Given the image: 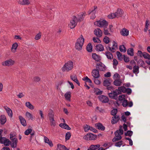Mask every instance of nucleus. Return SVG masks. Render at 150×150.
I'll use <instances>...</instances> for the list:
<instances>
[{"mask_svg":"<svg viewBox=\"0 0 150 150\" xmlns=\"http://www.w3.org/2000/svg\"><path fill=\"white\" fill-rule=\"evenodd\" d=\"M93 40L94 42H97V43H100L101 42L100 39L98 38H96L95 37H93Z\"/></svg>","mask_w":150,"mask_h":150,"instance_id":"4d7b16f0","label":"nucleus"},{"mask_svg":"<svg viewBox=\"0 0 150 150\" xmlns=\"http://www.w3.org/2000/svg\"><path fill=\"white\" fill-rule=\"evenodd\" d=\"M117 110L116 108H114L111 111V114L113 116L116 115L117 112Z\"/></svg>","mask_w":150,"mask_h":150,"instance_id":"09e8293b","label":"nucleus"},{"mask_svg":"<svg viewBox=\"0 0 150 150\" xmlns=\"http://www.w3.org/2000/svg\"><path fill=\"white\" fill-rule=\"evenodd\" d=\"M18 117L21 124L24 126H26L27 123L25 119L21 116H19Z\"/></svg>","mask_w":150,"mask_h":150,"instance_id":"4be33fe9","label":"nucleus"},{"mask_svg":"<svg viewBox=\"0 0 150 150\" xmlns=\"http://www.w3.org/2000/svg\"><path fill=\"white\" fill-rule=\"evenodd\" d=\"M73 67V63L72 61H69L66 63L61 69L64 72L65 71H69L72 69Z\"/></svg>","mask_w":150,"mask_h":150,"instance_id":"f03ea898","label":"nucleus"},{"mask_svg":"<svg viewBox=\"0 0 150 150\" xmlns=\"http://www.w3.org/2000/svg\"><path fill=\"white\" fill-rule=\"evenodd\" d=\"M96 50L98 52L103 51L104 50L103 46L101 44L97 45L96 46Z\"/></svg>","mask_w":150,"mask_h":150,"instance_id":"6ab92c4d","label":"nucleus"},{"mask_svg":"<svg viewBox=\"0 0 150 150\" xmlns=\"http://www.w3.org/2000/svg\"><path fill=\"white\" fill-rule=\"evenodd\" d=\"M100 146L99 144H98L96 145H91L87 150H96L98 149Z\"/></svg>","mask_w":150,"mask_h":150,"instance_id":"aec40b11","label":"nucleus"},{"mask_svg":"<svg viewBox=\"0 0 150 150\" xmlns=\"http://www.w3.org/2000/svg\"><path fill=\"white\" fill-rule=\"evenodd\" d=\"M118 90L120 91V93L122 92L123 93H126V88L124 86H121L118 88Z\"/></svg>","mask_w":150,"mask_h":150,"instance_id":"ea45409f","label":"nucleus"},{"mask_svg":"<svg viewBox=\"0 0 150 150\" xmlns=\"http://www.w3.org/2000/svg\"><path fill=\"white\" fill-rule=\"evenodd\" d=\"M105 54L107 58L108 59H112L113 58V56L112 53L108 51L106 52Z\"/></svg>","mask_w":150,"mask_h":150,"instance_id":"473e14b6","label":"nucleus"},{"mask_svg":"<svg viewBox=\"0 0 150 150\" xmlns=\"http://www.w3.org/2000/svg\"><path fill=\"white\" fill-rule=\"evenodd\" d=\"M94 9L92 10V11L89 10L88 11V15H90L91 13H96V11L95 10L97 8V7L96 6H94Z\"/></svg>","mask_w":150,"mask_h":150,"instance_id":"052dcab7","label":"nucleus"},{"mask_svg":"<svg viewBox=\"0 0 150 150\" xmlns=\"http://www.w3.org/2000/svg\"><path fill=\"white\" fill-rule=\"evenodd\" d=\"M90 126L86 125L84 127V129L85 132L88 131L90 130Z\"/></svg>","mask_w":150,"mask_h":150,"instance_id":"e2e57ef3","label":"nucleus"},{"mask_svg":"<svg viewBox=\"0 0 150 150\" xmlns=\"http://www.w3.org/2000/svg\"><path fill=\"white\" fill-rule=\"evenodd\" d=\"M15 63V62L11 59L6 60L5 61L3 62L1 64L4 66H7L8 67L13 65Z\"/></svg>","mask_w":150,"mask_h":150,"instance_id":"0eeeda50","label":"nucleus"},{"mask_svg":"<svg viewBox=\"0 0 150 150\" xmlns=\"http://www.w3.org/2000/svg\"><path fill=\"white\" fill-rule=\"evenodd\" d=\"M25 115L29 120L31 119L32 120L33 119L32 115L28 112H26Z\"/></svg>","mask_w":150,"mask_h":150,"instance_id":"a19ab883","label":"nucleus"},{"mask_svg":"<svg viewBox=\"0 0 150 150\" xmlns=\"http://www.w3.org/2000/svg\"><path fill=\"white\" fill-rule=\"evenodd\" d=\"M18 139L16 138H14V139L10 141L9 143V146L10 145L11 147L13 148L16 147L18 144Z\"/></svg>","mask_w":150,"mask_h":150,"instance_id":"1a4fd4ad","label":"nucleus"},{"mask_svg":"<svg viewBox=\"0 0 150 150\" xmlns=\"http://www.w3.org/2000/svg\"><path fill=\"white\" fill-rule=\"evenodd\" d=\"M142 56L144 58L149 60L150 59V55L148 53L145 52H143Z\"/></svg>","mask_w":150,"mask_h":150,"instance_id":"4c0bfd02","label":"nucleus"},{"mask_svg":"<svg viewBox=\"0 0 150 150\" xmlns=\"http://www.w3.org/2000/svg\"><path fill=\"white\" fill-rule=\"evenodd\" d=\"M83 80L86 81V82H88L90 83H92L91 80L89 79L88 76H86V77H84L82 79Z\"/></svg>","mask_w":150,"mask_h":150,"instance_id":"864d4df0","label":"nucleus"},{"mask_svg":"<svg viewBox=\"0 0 150 150\" xmlns=\"http://www.w3.org/2000/svg\"><path fill=\"white\" fill-rule=\"evenodd\" d=\"M70 78L71 79L74 81L75 83H76L79 86H80V84L78 81L76 76L75 74H74L73 75L70 76Z\"/></svg>","mask_w":150,"mask_h":150,"instance_id":"412c9836","label":"nucleus"},{"mask_svg":"<svg viewBox=\"0 0 150 150\" xmlns=\"http://www.w3.org/2000/svg\"><path fill=\"white\" fill-rule=\"evenodd\" d=\"M99 63H97L96 64V67L98 70L101 71H104L106 70V66L101 62H99Z\"/></svg>","mask_w":150,"mask_h":150,"instance_id":"6e6552de","label":"nucleus"},{"mask_svg":"<svg viewBox=\"0 0 150 150\" xmlns=\"http://www.w3.org/2000/svg\"><path fill=\"white\" fill-rule=\"evenodd\" d=\"M77 22L76 17L74 16H73L69 24L70 28L72 29L74 28L77 25Z\"/></svg>","mask_w":150,"mask_h":150,"instance_id":"39448f33","label":"nucleus"},{"mask_svg":"<svg viewBox=\"0 0 150 150\" xmlns=\"http://www.w3.org/2000/svg\"><path fill=\"white\" fill-rule=\"evenodd\" d=\"M32 131V129H29L25 130L24 132V134L25 135H28L31 133Z\"/></svg>","mask_w":150,"mask_h":150,"instance_id":"bf43d9fd","label":"nucleus"},{"mask_svg":"<svg viewBox=\"0 0 150 150\" xmlns=\"http://www.w3.org/2000/svg\"><path fill=\"white\" fill-rule=\"evenodd\" d=\"M84 39L82 35H81L80 37L78 38L75 43V48L76 50H80L82 49V47L83 44L84 42Z\"/></svg>","mask_w":150,"mask_h":150,"instance_id":"f257e3e1","label":"nucleus"},{"mask_svg":"<svg viewBox=\"0 0 150 150\" xmlns=\"http://www.w3.org/2000/svg\"><path fill=\"white\" fill-rule=\"evenodd\" d=\"M94 34L98 37L100 38L102 35V32L99 28L96 29L94 31Z\"/></svg>","mask_w":150,"mask_h":150,"instance_id":"4468645a","label":"nucleus"},{"mask_svg":"<svg viewBox=\"0 0 150 150\" xmlns=\"http://www.w3.org/2000/svg\"><path fill=\"white\" fill-rule=\"evenodd\" d=\"M97 135L91 133L87 134L83 137V139L87 140H94L96 139Z\"/></svg>","mask_w":150,"mask_h":150,"instance_id":"423d86ee","label":"nucleus"},{"mask_svg":"<svg viewBox=\"0 0 150 150\" xmlns=\"http://www.w3.org/2000/svg\"><path fill=\"white\" fill-rule=\"evenodd\" d=\"M107 28H104L103 33L105 35H111V34L109 30L106 29Z\"/></svg>","mask_w":150,"mask_h":150,"instance_id":"79ce46f5","label":"nucleus"},{"mask_svg":"<svg viewBox=\"0 0 150 150\" xmlns=\"http://www.w3.org/2000/svg\"><path fill=\"white\" fill-rule=\"evenodd\" d=\"M123 141L122 140L116 142L115 144V146L117 147H120L122 144Z\"/></svg>","mask_w":150,"mask_h":150,"instance_id":"13d9d810","label":"nucleus"},{"mask_svg":"<svg viewBox=\"0 0 150 150\" xmlns=\"http://www.w3.org/2000/svg\"><path fill=\"white\" fill-rule=\"evenodd\" d=\"M116 15L115 13H111L108 16V18L109 19H112L116 17Z\"/></svg>","mask_w":150,"mask_h":150,"instance_id":"de8ad7c7","label":"nucleus"},{"mask_svg":"<svg viewBox=\"0 0 150 150\" xmlns=\"http://www.w3.org/2000/svg\"><path fill=\"white\" fill-rule=\"evenodd\" d=\"M71 136V133L69 132H67L65 135L66 141L69 140Z\"/></svg>","mask_w":150,"mask_h":150,"instance_id":"49530a36","label":"nucleus"},{"mask_svg":"<svg viewBox=\"0 0 150 150\" xmlns=\"http://www.w3.org/2000/svg\"><path fill=\"white\" fill-rule=\"evenodd\" d=\"M110 80L109 79L104 80L103 83V85L106 87L110 85L111 82L110 81Z\"/></svg>","mask_w":150,"mask_h":150,"instance_id":"c85d7f7f","label":"nucleus"},{"mask_svg":"<svg viewBox=\"0 0 150 150\" xmlns=\"http://www.w3.org/2000/svg\"><path fill=\"white\" fill-rule=\"evenodd\" d=\"M33 81L35 82H38L40 80V78L38 76H35L33 78Z\"/></svg>","mask_w":150,"mask_h":150,"instance_id":"69168bd1","label":"nucleus"},{"mask_svg":"<svg viewBox=\"0 0 150 150\" xmlns=\"http://www.w3.org/2000/svg\"><path fill=\"white\" fill-rule=\"evenodd\" d=\"M92 58L97 62H100L101 60V57L96 53H93L92 55Z\"/></svg>","mask_w":150,"mask_h":150,"instance_id":"a211bd4d","label":"nucleus"},{"mask_svg":"<svg viewBox=\"0 0 150 150\" xmlns=\"http://www.w3.org/2000/svg\"><path fill=\"white\" fill-rule=\"evenodd\" d=\"M86 50L88 52H91L92 51V47L91 44L89 43L88 44L86 47Z\"/></svg>","mask_w":150,"mask_h":150,"instance_id":"e433bc0d","label":"nucleus"},{"mask_svg":"<svg viewBox=\"0 0 150 150\" xmlns=\"http://www.w3.org/2000/svg\"><path fill=\"white\" fill-rule=\"evenodd\" d=\"M121 34L123 36H127L129 34V31L125 28L122 29L120 32Z\"/></svg>","mask_w":150,"mask_h":150,"instance_id":"dca6fc26","label":"nucleus"},{"mask_svg":"<svg viewBox=\"0 0 150 150\" xmlns=\"http://www.w3.org/2000/svg\"><path fill=\"white\" fill-rule=\"evenodd\" d=\"M18 46V45L17 43L16 42L15 43L12 45L11 50H13V49H14V50L16 51Z\"/></svg>","mask_w":150,"mask_h":150,"instance_id":"603ef678","label":"nucleus"},{"mask_svg":"<svg viewBox=\"0 0 150 150\" xmlns=\"http://www.w3.org/2000/svg\"><path fill=\"white\" fill-rule=\"evenodd\" d=\"M127 53L131 56L134 55V50L133 48H130L127 50Z\"/></svg>","mask_w":150,"mask_h":150,"instance_id":"58836bf2","label":"nucleus"},{"mask_svg":"<svg viewBox=\"0 0 150 150\" xmlns=\"http://www.w3.org/2000/svg\"><path fill=\"white\" fill-rule=\"evenodd\" d=\"M86 15V12L85 11L81 13L80 14L78 15V19L77 18V21L78 22H81L83 20L84 17Z\"/></svg>","mask_w":150,"mask_h":150,"instance_id":"2eb2a0df","label":"nucleus"},{"mask_svg":"<svg viewBox=\"0 0 150 150\" xmlns=\"http://www.w3.org/2000/svg\"><path fill=\"white\" fill-rule=\"evenodd\" d=\"M112 117V120H111V122L113 125L116 123L120 120V117L118 115L114 116Z\"/></svg>","mask_w":150,"mask_h":150,"instance_id":"f3484780","label":"nucleus"},{"mask_svg":"<svg viewBox=\"0 0 150 150\" xmlns=\"http://www.w3.org/2000/svg\"><path fill=\"white\" fill-rule=\"evenodd\" d=\"M128 105V103L127 102V100L125 99L123 100L122 105L124 107H126L127 105Z\"/></svg>","mask_w":150,"mask_h":150,"instance_id":"680f3d73","label":"nucleus"},{"mask_svg":"<svg viewBox=\"0 0 150 150\" xmlns=\"http://www.w3.org/2000/svg\"><path fill=\"white\" fill-rule=\"evenodd\" d=\"M96 124L97 127L98 129L102 131H104L105 129V127L101 123H97Z\"/></svg>","mask_w":150,"mask_h":150,"instance_id":"2f4dec72","label":"nucleus"},{"mask_svg":"<svg viewBox=\"0 0 150 150\" xmlns=\"http://www.w3.org/2000/svg\"><path fill=\"white\" fill-rule=\"evenodd\" d=\"M25 106L31 110H33L34 108V106L29 102H26L25 103Z\"/></svg>","mask_w":150,"mask_h":150,"instance_id":"c9c22d12","label":"nucleus"},{"mask_svg":"<svg viewBox=\"0 0 150 150\" xmlns=\"http://www.w3.org/2000/svg\"><path fill=\"white\" fill-rule=\"evenodd\" d=\"M59 126L63 128L68 130H70L71 129V128L69 127V125L65 123H61L59 124Z\"/></svg>","mask_w":150,"mask_h":150,"instance_id":"a878e982","label":"nucleus"},{"mask_svg":"<svg viewBox=\"0 0 150 150\" xmlns=\"http://www.w3.org/2000/svg\"><path fill=\"white\" fill-rule=\"evenodd\" d=\"M125 96L124 95H120L119 96L118 99L119 100L122 101L124 100L125 99Z\"/></svg>","mask_w":150,"mask_h":150,"instance_id":"774afa93","label":"nucleus"},{"mask_svg":"<svg viewBox=\"0 0 150 150\" xmlns=\"http://www.w3.org/2000/svg\"><path fill=\"white\" fill-rule=\"evenodd\" d=\"M111 45L110 44H109L108 46L106 47L107 50L108 49L109 51L112 52H114L115 51V48L114 47H112L111 48L110 47V46Z\"/></svg>","mask_w":150,"mask_h":150,"instance_id":"f704fd0d","label":"nucleus"},{"mask_svg":"<svg viewBox=\"0 0 150 150\" xmlns=\"http://www.w3.org/2000/svg\"><path fill=\"white\" fill-rule=\"evenodd\" d=\"M133 132L131 130H128L127 132L125 133V135L126 136H129L131 137L132 135Z\"/></svg>","mask_w":150,"mask_h":150,"instance_id":"8fccbe9b","label":"nucleus"},{"mask_svg":"<svg viewBox=\"0 0 150 150\" xmlns=\"http://www.w3.org/2000/svg\"><path fill=\"white\" fill-rule=\"evenodd\" d=\"M57 147L59 150H69L65 146L61 144H58Z\"/></svg>","mask_w":150,"mask_h":150,"instance_id":"cd10ccee","label":"nucleus"},{"mask_svg":"<svg viewBox=\"0 0 150 150\" xmlns=\"http://www.w3.org/2000/svg\"><path fill=\"white\" fill-rule=\"evenodd\" d=\"M119 49L121 52H126V49L124 45L120 46Z\"/></svg>","mask_w":150,"mask_h":150,"instance_id":"c03bdc74","label":"nucleus"},{"mask_svg":"<svg viewBox=\"0 0 150 150\" xmlns=\"http://www.w3.org/2000/svg\"><path fill=\"white\" fill-rule=\"evenodd\" d=\"M137 63L139 64L141 67H143V66L145 64L144 62L142 59H139L137 61Z\"/></svg>","mask_w":150,"mask_h":150,"instance_id":"3c124183","label":"nucleus"},{"mask_svg":"<svg viewBox=\"0 0 150 150\" xmlns=\"http://www.w3.org/2000/svg\"><path fill=\"white\" fill-rule=\"evenodd\" d=\"M10 140L5 137H0V142L2 144H4L6 146H9V143Z\"/></svg>","mask_w":150,"mask_h":150,"instance_id":"9d476101","label":"nucleus"},{"mask_svg":"<svg viewBox=\"0 0 150 150\" xmlns=\"http://www.w3.org/2000/svg\"><path fill=\"white\" fill-rule=\"evenodd\" d=\"M114 85L117 86H119L122 84L121 80L120 79H115L113 82Z\"/></svg>","mask_w":150,"mask_h":150,"instance_id":"b1692460","label":"nucleus"},{"mask_svg":"<svg viewBox=\"0 0 150 150\" xmlns=\"http://www.w3.org/2000/svg\"><path fill=\"white\" fill-rule=\"evenodd\" d=\"M115 137H114L112 140L113 142H115L117 141L120 140L121 139L122 137L121 135H119L118 130H117L115 132Z\"/></svg>","mask_w":150,"mask_h":150,"instance_id":"9b49d317","label":"nucleus"},{"mask_svg":"<svg viewBox=\"0 0 150 150\" xmlns=\"http://www.w3.org/2000/svg\"><path fill=\"white\" fill-rule=\"evenodd\" d=\"M18 3L21 5H28L30 3V1L28 0H22V1L20 0L18 2Z\"/></svg>","mask_w":150,"mask_h":150,"instance_id":"7c9ffc66","label":"nucleus"},{"mask_svg":"<svg viewBox=\"0 0 150 150\" xmlns=\"http://www.w3.org/2000/svg\"><path fill=\"white\" fill-rule=\"evenodd\" d=\"M95 92H96V95H101L102 93V91H101L98 88L96 89L95 91Z\"/></svg>","mask_w":150,"mask_h":150,"instance_id":"5fc2aeb1","label":"nucleus"},{"mask_svg":"<svg viewBox=\"0 0 150 150\" xmlns=\"http://www.w3.org/2000/svg\"><path fill=\"white\" fill-rule=\"evenodd\" d=\"M8 115L11 117H12L13 113L11 110L9 108L7 107L5 109Z\"/></svg>","mask_w":150,"mask_h":150,"instance_id":"72a5a7b5","label":"nucleus"},{"mask_svg":"<svg viewBox=\"0 0 150 150\" xmlns=\"http://www.w3.org/2000/svg\"><path fill=\"white\" fill-rule=\"evenodd\" d=\"M98 98L100 101L103 103H107L109 101V99L108 97L104 95L100 96L98 97Z\"/></svg>","mask_w":150,"mask_h":150,"instance_id":"ddd939ff","label":"nucleus"},{"mask_svg":"<svg viewBox=\"0 0 150 150\" xmlns=\"http://www.w3.org/2000/svg\"><path fill=\"white\" fill-rule=\"evenodd\" d=\"M92 76L94 79H98L100 76L99 71L98 69H93L92 72Z\"/></svg>","mask_w":150,"mask_h":150,"instance_id":"f8f14e48","label":"nucleus"},{"mask_svg":"<svg viewBox=\"0 0 150 150\" xmlns=\"http://www.w3.org/2000/svg\"><path fill=\"white\" fill-rule=\"evenodd\" d=\"M49 120L50 121V125L51 126L54 127L56 125V124L55 121L54 120V118L50 119Z\"/></svg>","mask_w":150,"mask_h":150,"instance_id":"a18cd8bd","label":"nucleus"},{"mask_svg":"<svg viewBox=\"0 0 150 150\" xmlns=\"http://www.w3.org/2000/svg\"><path fill=\"white\" fill-rule=\"evenodd\" d=\"M116 54L118 59L119 60H122L123 59L122 55L119 51H117L116 52Z\"/></svg>","mask_w":150,"mask_h":150,"instance_id":"37998d69","label":"nucleus"},{"mask_svg":"<svg viewBox=\"0 0 150 150\" xmlns=\"http://www.w3.org/2000/svg\"><path fill=\"white\" fill-rule=\"evenodd\" d=\"M6 116L4 115H1L0 116V122L2 125H3L6 122Z\"/></svg>","mask_w":150,"mask_h":150,"instance_id":"bb28decb","label":"nucleus"},{"mask_svg":"<svg viewBox=\"0 0 150 150\" xmlns=\"http://www.w3.org/2000/svg\"><path fill=\"white\" fill-rule=\"evenodd\" d=\"M120 77L119 75L117 73H115L114 75L113 78L114 79H120Z\"/></svg>","mask_w":150,"mask_h":150,"instance_id":"338daca9","label":"nucleus"},{"mask_svg":"<svg viewBox=\"0 0 150 150\" xmlns=\"http://www.w3.org/2000/svg\"><path fill=\"white\" fill-rule=\"evenodd\" d=\"M41 36V33L39 32V33H38L35 36V39L37 40H38L39 39Z\"/></svg>","mask_w":150,"mask_h":150,"instance_id":"0e129e2a","label":"nucleus"},{"mask_svg":"<svg viewBox=\"0 0 150 150\" xmlns=\"http://www.w3.org/2000/svg\"><path fill=\"white\" fill-rule=\"evenodd\" d=\"M115 13L117 14L116 17L117 18L121 17L123 15V11L121 9H118Z\"/></svg>","mask_w":150,"mask_h":150,"instance_id":"393cba45","label":"nucleus"},{"mask_svg":"<svg viewBox=\"0 0 150 150\" xmlns=\"http://www.w3.org/2000/svg\"><path fill=\"white\" fill-rule=\"evenodd\" d=\"M103 41L105 44H108L110 41L109 38L108 37L105 36L103 39Z\"/></svg>","mask_w":150,"mask_h":150,"instance_id":"6e6d98bb","label":"nucleus"},{"mask_svg":"<svg viewBox=\"0 0 150 150\" xmlns=\"http://www.w3.org/2000/svg\"><path fill=\"white\" fill-rule=\"evenodd\" d=\"M139 67L138 66L135 65L134 66L132 70L133 72L135 74H138L139 72Z\"/></svg>","mask_w":150,"mask_h":150,"instance_id":"c756f323","label":"nucleus"},{"mask_svg":"<svg viewBox=\"0 0 150 150\" xmlns=\"http://www.w3.org/2000/svg\"><path fill=\"white\" fill-rule=\"evenodd\" d=\"M64 97L66 99L69 101H71V93L70 91L66 92L64 95Z\"/></svg>","mask_w":150,"mask_h":150,"instance_id":"5701e85b","label":"nucleus"},{"mask_svg":"<svg viewBox=\"0 0 150 150\" xmlns=\"http://www.w3.org/2000/svg\"><path fill=\"white\" fill-rule=\"evenodd\" d=\"M94 24L100 27H103L104 28H107L108 25V23L105 20L99 21L95 22Z\"/></svg>","mask_w":150,"mask_h":150,"instance_id":"7ed1b4c3","label":"nucleus"},{"mask_svg":"<svg viewBox=\"0 0 150 150\" xmlns=\"http://www.w3.org/2000/svg\"><path fill=\"white\" fill-rule=\"evenodd\" d=\"M120 94V91L118 89H116L108 93L109 96L112 99L117 100L118 98L117 96Z\"/></svg>","mask_w":150,"mask_h":150,"instance_id":"20e7f679","label":"nucleus"}]
</instances>
